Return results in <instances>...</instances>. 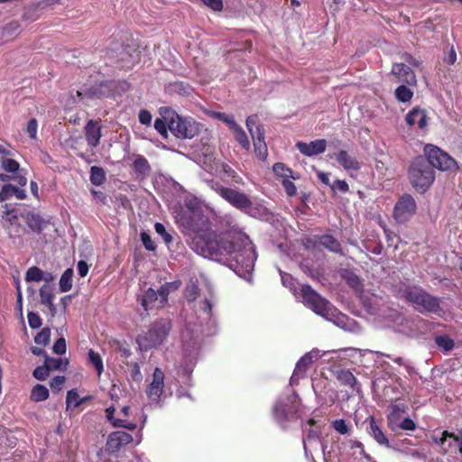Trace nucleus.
Here are the masks:
<instances>
[{"label":"nucleus","instance_id":"obj_1","mask_svg":"<svg viewBox=\"0 0 462 462\" xmlns=\"http://www.w3.org/2000/svg\"><path fill=\"white\" fill-rule=\"evenodd\" d=\"M176 220L188 232L193 233L190 247L196 254L227 265L238 276L250 280L256 253L245 233L233 226L217 235L210 229L208 218L193 197L185 199Z\"/></svg>","mask_w":462,"mask_h":462},{"label":"nucleus","instance_id":"obj_2","mask_svg":"<svg viewBox=\"0 0 462 462\" xmlns=\"http://www.w3.org/2000/svg\"><path fill=\"white\" fill-rule=\"evenodd\" d=\"M282 283L290 289L296 298L300 299L302 303L312 310L316 314L325 319L333 322L337 327L348 329V317L338 311L329 301L317 293L310 285L302 284L297 290L296 282L293 277L279 269Z\"/></svg>","mask_w":462,"mask_h":462},{"label":"nucleus","instance_id":"obj_3","mask_svg":"<svg viewBox=\"0 0 462 462\" xmlns=\"http://www.w3.org/2000/svg\"><path fill=\"white\" fill-rule=\"evenodd\" d=\"M402 295L420 313H437L440 310L439 299L419 286L405 288Z\"/></svg>","mask_w":462,"mask_h":462},{"label":"nucleus","instance_id":"obj_4","mask_svg":"<svg viewBox=\"0 0 462 462\" xmlns=\"http://www.w3.org/2000/svg\"><path fill=\"white\" fill-rule=\"evenodd\" d=\"M412 187L420 192L426 191L435 180L434 170L423 157H417L409 168Z\"/></svg>","mask_w":462,"mask_h":462},{"label":"nucleus","instance_id":"obj_5","mask_svg":"<svg viewBox=\"0 0 462 462\" xmlns=\"http://www.w3.org/2000/svg\"><path fill=\"white\" fill-rule=\"evenodd\" d=\"M171 324L167 319L155 321L149 330L137 337V343L141 349L148 350L160 346L167 337Z\"/></svg>","mask_w":462,"mask_h":462},{"label":"nucleus","instance_id":"obj_6","mask_svg":"<svg viewBox=\"0 0 462 462\" xmlns=\"http://www.w3.org/2000/svg\"><path fill=\"white\" fill-rule=\"evenodd\" d=\"M168 127L172 134L182 139H191L201 130V125L193 118L182 117L175 113L169 116Z\"/></svg>","mask_w":462,"mask_h":462},{"label":"nucleus","instance_id":"obj_7","mask_svg":"<svg viewBox=\"0 0 462 462\" xmlns=\"http://www.w3.org/2000/svg\"><path fill=\"white\" fill-rule=\"evenodd\" d=\"M208 185L212 190H214L233 207L245 212H248L251 209L252 202L245 193L236 189L224 187L214 180L208 181Z\"/></svg>","mask_w":462,"mask_h":462},{"label":"nucleus","instance_id":"obj_8","mask_svg":"<svg viewBox=\"0 0 462 462\" xmlns=\"http://www.w3.org/2000/svg\"><path fill=\"white\" fill-rule=\"evenodd\" d=\"M424 153L426 160L433 168L440 171H452L457 168V162L446 152L433 144H426L424 146Z\"/></svg>","mask_w":462,"mask_h":462},{"label":"nucleus","instance_id":"obj_9","mask_svg":"<svg viewBox=\"0 0 462 462\" xmlns=\"http://www.w3.org/2000/svg\"><path fill=\"white\" fill-rule=\"evenodd\" d=\"M297 400L298 395L295 393L288 395L286 398H280L276 401L273 408V415L274 420L281 426H284L292 414L297 412Z\"/></svg>","mask_w":462,"mask_h":462},{"label":"nucleus","instance_id":"obj_10","mask_svg":"<svg viewBox=\"0 0 462 462\" xmlns=\"http://www.w3.org/2000/svg\"><path fill=\"white\" fill-rule=\"evenodd\" d=\"M416 210L415 199L410 194H404L395 204L393 217L398 223H405L414 216Z\"/></svg>","mask_w":462,"mask_h":462},{"label":"nucleus","instance_id":"obj_11","mask_svg":"<svg viewBox=\"0 0 462 462\" xmlns=\"http://www.w3.org/2000/svg\"><path fill=\"white\" fill-rule=\"evenodd\" d=\"M211 302L208 300H205L204 301L199 303V317L200 323L199 325V328H197V324H194L192 328L187 327L186 330L182 334V337L184 340H187V338L189 337L190 339L196 334V338L199 337V333L205 335V336H210L213 334L212 331L205 330L202 328V320L203 321H208L214 324V322L211 320Z\"/></svg>","mask_w":462,"mask_h":462},{"label":"nucleus","instance_id":"obj_12","mask_svg":"<svg viewBox=\"0 0 462 462\" xmlns=\"http://www.w3.org/2000/svg\"><path fill=\"white\" fill-rule=\"evenodd\" d=\"M164 373L156 367L153 371L152 381L146 386L145 393L151 404H159L162 402L164 392Z\"/></svg>","mask_w":462,"mask_h":462},{"label":"nucleus","instance_id":"obj_13","mask_svg":"<svg viewBox=\"0 0 462 462\" xmlns=\"http://www.w3.org/2000/svg\"><path fill=\"white\" fill-rule=\"evenodd\" d=\"M1 169L12 176V180L18 183L21 187L27 184L26 170L20 167L18 162L11 158L3 157L0 160Z\"/></svg>","mask_w":462,"mask_h":462},{"label":"nucleus","instance_id":"obj_14","mask_svg":"<svg viewBox=\"0 0 462 462\" xmlns=\"http://www.w3.org/2000/svg\"><path fill=\"white\" fill-rule=\"evenodd\" d=\"M322 356L323 354H321L319 349H312L305 354L296 364V367L291 377V384L296 383L300 378L303 377L308 367Z\"/></svg>","mask_w":462,"mask_h":462},{"label":"nucleus","instance_id":"obj_15","mask_svg":"<svg viewBox=\"0 0 462 462\" xmlns=\"http://www.w3.org/2000/svg\"><path fill=\"white\" fill-rule=\"evenodd\" d=\"M77 95L84 104L89 105V101L101 98L109 95V88L106 84L100 83L92 87H84L77 91Z\"/></svg>","mask_w":462,"mask_h":462},{"label":"nucleus","instance_id":"obj_16","mask_svg":"<svg viewBox=\"0 0 462 462\" xmlns=\"http://www.w3.org/2000/svg\"><path fill=\"white\" fill-rule=\"evenodd\" d=\"M115 411L116 409L114 406H109L106 409V417L114 427L125 428L130 430L136 429V424L134 422H129L125 420V418L129 416L130 412V408L128 406H124L121 409L120 414L122 417L116 418Z\"/></svg>","mask_w":462,"mask_h":462},{"label":"nucleus","instance_id":"obj_17","mask_svg":"<svg viewBox=\"0 0 462 462\" xmlns=\"http://www.w3.org/2000/svg\"><path fill=\"white\" fill-rule=\"evenodd\" d=\"M297 149L305 156H315L323 153L327 147V141L319 139L312 141L309 143L304 142H298L296 143Z\"/></svg>","mask_w":462,"mask_h":462},{"label":"nucleus","instance_id":"obj_18","mask_svg":"<svg viewBox=\"0 0 462 462\" xmlns=\"http://www.w3.org/2000/svg\"><path fill=\"white\" fill-rule=\"evenodd\" d=\"M392 74L396 78L397 81L409 85L416 83V76L411 69L404 63H395L392 68Z\"/></svg>","mask_w":462,"mask_h":462},{"label":"nucleus","instance_id":"obj_19","mask_svg":"<svg viewBox=\"0 0 462 462\" xmlns=\"http://www.w3.org/2000/svg\"><path fill=\"white\" fill-rule=\"evenodd\" d=\"M133 437L125 431H116L109 435L107 439V448L111 452L118 451L122 447L131 443Z\"/></svg>","mask_w":462,"mask_h":462},{"label":"nucleus","instance_id":"obj_20","mask_svg":"<svg viewBox=\"0 0 462 462\" xmlns=\"http://www.w3.org/2000/svg\"><path fill=\"white\" fill-rule=\"evenodd\" d=\"M405 121L410 127H417L421 130L425 129L428 125L426 112L419 107L412 108L406 115Z\"/></svg>","mask_w":462,"mask_h":462},{"label":"nucleus","instance_id":"obj_21","mask_svg":"<svg viewBox=\"0 0 462 462\" xmlns=\"http://www.w3.org/2000/svg\"><path fill=\"white\" fill-rule=\"evenodd\" d=\"M408 407L403 402H394L389 407V412L387 415L388 426L392 430H397L398 422L400 421L402 414L406 413Z\"/></svg>","mask_w":462,"mask_h":462},{"label":"nucleus","instance_id":"obj_22","mask_svg":"<svg viewBox=\"0 0 462 462\" xmlns=\"http://www.w3.org/2000/svg\"><path fill=\"white\" fill-rule=\"evenodd\" d=\"M86 140L92 148L99 144L101 134V126L97 121L89 120L85 126Z\"/></svg>","mask_w":462,"mask_h":462},{"label":"nucleus","instance_id":"obj_23","mask_svg":"<svg viewBox=\"0 0 462 462\" xmlns=\"http://www.w3.org/2000/svg\"><path fill=\"white\" fill-rule=\"evenodd\" d=\"M335 159L343 167V169L348 172L357 171L360 170L361 165L357 159L351 154H349L346 151L341 150L335 154Z\"/></svg>","mask_w":462,"mask_h":462},{"label":"nucleus","instance_id":"obj_24","mask_svg":"<svg viewBox=\"0 0 462 462\" xmlns=\"http://www.w3.org/2000/svg\"><path fill=\"white\" fill-rule=\"evenodd\" d=\"M206 171L213 175H219L222 178L235 179L236 174L235 171L228 165L220 162H214L206 167Z\"/></svg>","mask_w":462,"mask_h":462},{"label":"nucleus","instance_id":"obj_25","mask_svg":"<svg viewBox=\"0 0 462 462\" xmlns=\"http://www.w3.org/2000/svg\"><path fill=\"white\" fill-rule=\"evenodd\" d=\"M141 304L145 310H152V309H160L164 306V304H160L159 295L156 291L152 288H149L142 297Z\"/></svg>","mask_w":462,"mask_h":462},{"label":"nucleus","instance_id":"obj_26","mask_svg":"<svg viewBox=\"0 0 462 462\" xmlns=\"http://www.w3.org/2000/svg\"><path fill=\"white\" fill-rule=\"evenodd\" d=\"M448 439H449L448 446L450 447L452 442H454L457 445L459 453H462V433L459 436H456L453 433L443 431L441 438L438 439L434 437V441L442 448L444 452L448 451L446 448Z\"/></svg>","mask_w":462,"mask_h":462},{"label":"nucleus","instance_id":"obj_27","mask_svg":"<svg viewBox=\"0 0 462 462\" xmlns=\"http://www.w3.org/2000/svg\"><path fill=\"white\" fill-rule=\"evenodd\" d=\"M55 295L53 290L50 285H42L40 289L41 303L49 308L52 315L56 313V307L54 305Z\"/></svg>","mask_w":462,"mask_h":462},{"label":"nucleus","instance_id":"obj_28","mask_svg":"<svg viewBox=\"0 0 462 462\" xmlns=\"http://www.w3.org/2000/svg\"><path fill=\"white\" fill-rule=\"evenodd\" d=\"M318 244L332 253L343 254L341 244L330 235L319 236Z\"/></svg>","mask_w":462,"mask_h":462},{"label":"nucleus","instance_id":"obj_29","mask_svg":"<svg viewBox=\"0 0 462 462\" xmlns=\"http://www.w3.org/2000/svg\"><path fill=\"white\" fill-rule=\"evenodd\" d=\"M369 434L381 446L390 447L389 439L386 438L381 428L377 425L374 417L370 419Z\"/></svg>","mask_w":462,"mask_h":462},{"label":"nucleus","instance_id":"obj_30","mask_svg":"<svg viewBox=\"0 0 462 462\" xmlns=\"http://www.w3.org/2000/svg\"><path fill=\"white\" fill-rule=\"evenodd\" d=\"M254 152L256 156L261 160H265L268 155L267 145L264 141V135L263 131H257V135L252 137Z\"/></svg>","mask_w":462,"mask_h":462},{"label":"nucleus","instance_id":"obj_31","mask_svg":"<svg viewBox=\"0 0 462 462\" xmlns=\"http://www.w3.org/2000/svg\"><path fill=\"white\" fill-rule=\"evenodd\" d=\"M273 171L276 177L281 179L282 181L285 180L286 179H300V175L298 173H294L291 168L287 167L282 162L274 163L273 166Z\"/></svg>","mask_w":462,"mask_h":462},{"label":"nucleus","instance_id":"obj_32","mask_svg":"<svg viewBox=\"0 0 462 462\" xmlns=\"http://www.w3.org/2000/svg\"><path fill=\"white\" fill-rule=\"evenodd\" d=\"M180 286V282L176 281L172 282H165L161 288L157 291L159 295L160 304H166L168 300V295L171 291L177 290Z\"/></svg>","mask_w":462,"mask_h":462},{"label":"nucleus","instance_id":"obj_33","mask_svg":"<svg viewBox=\"0 0 462 462\" xmlns=\"http://www.w3.org/2000/svg\"><path fill=\"white\" fill-rule=\"evenodd\" d=\"M337 379L344 385L354 388L356 383V378L347 369H340L336 372Z\"/></svg>","mask_w":462,"mask_h":462},{"label":"nucleus","instance_id":"obj_34","mask_svg":"<svg viewBox=\"0 0 462 462\" xmlns=\"http://www.w3.org/2000/svg\"><path fill=\"white\" fill-rule=\"evenodd\" d=\"M90 182L95 186H100L106 181V173L103 168L92 166L90 168Z\"/></svg>","mask_w":462,"mask_h":462},{"label":"nucleus","instance_id":"obj_35","mask_svg":"<svg viewBox=\"0 0 462 462\" xmlns=\"http://www.w3.org/2000/svg\"><path fill=\"white\" fill-rule=\"evenodd\" d=\"M344 279L346 283L358 294H361L363 291V286L359 277L351 272H346L344 274Z\"/></svg>","mask_w":462,"mask_h":462},{"label":"nucleus","instance_id":"obj_36","mask_svg":"<svg viewBox=\"0 0 462 462\" xmlns=\"http://www.w3.org/2000/svg\"><path fill=\"white\" fill-rule=\"evenodd\" d=\"M49 397V390L42 384H36L31 393V400L33 402H42Z\"/></svg>","mask_w":462,"mask_h":462},{"label":"nucleus","instance_id":"obj_37","mask_svg":"<svg viewBox=\"0 0 462 462\" xmlns=\"http://www.w3.org/2000/svg\"><path fill=\"white\" fill-rule=\"evenodd\" d=\"M231 131H233L236 141L245 150L250 147V142L247 138L245 132L241 126L236 125Z\"/></svg>","mask_w":462,"mask_h":462},{"label":"nucleus","instance_id":"obj_38","mask_svg":"<svg viewBox=\"0 0 462 462\" xmlns=\"http://www.w3.org/2000/svg\"><path fill=\"white\" fill-rule=\"evenodd\" d=\"M72 278H73V270L69 268L67 269L60 279V290L62 292H67L70 291L72 288Z\"/></svg>","mask_w":462,"mask_h":462},{"label":"nucleus","instance_id":"obj_39","mask_svg":"<svg viewBox=\"0 0 462 462\" xmlns=\"http://www.w3.org/2000/svg\"><path fill=\"white\" fill-rule=\"evenodd\" d=\"M133 167L135 172L142 175L148 174L151 170L148 161L143 156H138L134 161Z\"/></svg>","mask_w":462,"mask_h":462},{"label":"nucleus","instance_id":"obj_40","mask_svg":"<svg viewBox=\"0 0 462 462\" xmlns=\"http://www.w3.org/2000/svg\"><path fill=\"white\" fill-rule=\"evenodd\" d=\"M412 97L413 92L405 85H401L395 89V97L400 102H409Z\"/></svg>","mask_w":462,"mask_h":462},{"label":"nucleus","instance_id":"obj_41","mask_svg":"<svg viewBox=\"0 0 462 462\" xmlns=\"http://www.w3.org/2000/svg\"><path fill=\"white\" fill-rule=\"evenodd\" d=\"M88 355L89 362L94 365L98 376H100L104 370L103 361L100 355L93 349H89Z\"/></svg>","mask_w":462,"mask_h":462},{"label":"nucleus","instance_id":"obj_42","mask_svg":"<svg viewBox=\"0 0 462 462\" xmlns=\"http://www.w3.org/2000/svg\"><path fill=\"white\" fill-rule=\"evenodd\" d=\"M83 401L75 389L69 391L66 399L67 410L79 407Z\"/></svg>","mask_w":462,"mask_h":462},{"label":"nucleus","instance_id":"obj_43","mask_svg":"<svg viewBox=\"0 0 462 462\" xmlns=\"http://www.w3.org/2000/svg\"><path fill=\"white\" fill-rule=\"evenodd\" d=\"M128 375L129 379L133 382L140 383L143 381V374L140 366L137 363H128Z\"/></svg>","mask_w":462,"mask_h":462},{"label":"nucleus","instance_id":"obj_44","mask_svg":"<svg viewBox=\"0 0 462 462\" xmlns=\"http://www.w3.org/2000/svg\"><path fill=\"white\" fill-rule=\"evenodd\" d=\"M211 116L224 122L230 130H232L237 124L232 115H227L220 112H211Z\"/></svg>","mask_w":462,"mask_h":462},{"label":"nucleus","instance_id":"obj_45","mask_svg":"<svg viewBox=\"0 0 462 462\" xmlns=\"http://www.w3.org/2000/svg\"><path fill=\"white\" fill-rule=\"evenodd\" d=\"M435 341H436V344L438 345V346L440 347L441 349H443L444 351H449L455 346L453 339H451L448 336L437 337Z\"/></svg>","mask_w":462,"mask_h":462},{"label":"nucleus","instance_id":"obj_46","mask_svg":"<svg viewBox=\"0 0 462 462\" xmlns=\"http://www.w3.org/2000/svg\"><path fill=\"white\" fill-rule=\"evenodd\" d=\"M168 118H156L154 121V128L164 138L168 136Z\"/></svg>","mask_w":462,"mask_h":462},{"label":"nucleus","instance_id":"obj_47","mask_svg":"<svg viewBox=\"0 0 462 462\" xmlns=\"http://www.w3.org/2000/svg\"><path fill=\"white\" fill-rule=\"evenodd\" d=\"M42 273V271L36 266L30 267L25 274L26 282H41Z\"/></svg>","mask_w":462,"mask_h":462},{"label":"nucleus","instance_id":"obj_48","mask_svg":"<svg viewBox=\"0 0 462 462\" xmlns=\"http://www.w3.org/2000/svg\"><path fill=\"white\" fill-rule=\"evenodd\" d=\"M51 330L47 328L42 329L34 337V342L38 345L46 346L50 342Z\"/></svg>","mask_w":462,"mask_h":462},{"label":"nucleus","instance_id":"obj_49","mask_svg":"<svg viewBox=\"0 0 462 462\" xmlns=\"http://www.w3.org/2000/svg\"><path fill=\"white\" fill-rule=\"evenodd\" d=\"M45 364L50 370H59L61 369L63 365L65 367L68 363H64L63 359L60 357H47L45 359Z\"/></svg>","mask_w":462,"mask_h":462},{"label":"nucleus","instance_id":"obj_50","mask_svg":"<svg viewBox=\"0 0 462 462\" xmlns=\"http://www.w3.org/2000/svg\"><path fill=\"white\" fill-rule=\"evenodd\" d=\"M246 127L252 137L257 135V131H262V129L257 125V117L256 116H248L246 119Z\"/></svg>","mask_w":462,"mask_h":462},{"label":"nucleus","instance_id":"obj_51","mask_svg":"<svg viewBox=\"0 0 462 462\" xmlns=\"http://www.w3.org/2000/svg\"><path fill=\"white\" fill-rule=\"evenodd\" d=\"M14 185L12 184H5L0 189V202L10 199L14 197Z\"/></svg>","mask_w":462,"mask_h":462},{"label":"nucleus","instance_id":"obj_52","mask_svg":"<svg viewBox=\"0 0 462 462\" xmlns=\"http://www.w3.org/2000/svg\"><path fill=\"white\" fill-rule=\"evenodd\" d=\"M154 229L166 244H170L172 241V236L166 231L164 225L162 223H155Z\"/></svg>","mask_w":462,"mask_h":462},{"label":"nucleus","instance_id":"obj_53","mask_svg":"<svg viewBox=\"0 0 462 462\" xmlns=\"http://www.w3.org/2000/svg\"><path fill=\"white\" fill-rule=\"evenodd\" d=\"M37 131H38V122L35 118H32L29 120L26 126V133L29 134L30 138L32 140L37 139Z\"/></svg>","mask_w":462,"mask_h":462},{"label":"nucleus","instance_id":"obj_54","mask_svg":"<svg viewBox=\"0 0 462 462\" xmlns=\"http://www.w3.org/2000/svg\"><path fill=\"white\" fill-rule=\"evenodd\" d=\"M33 376L38 379V380H41V381H43L45 380L49 374H50V369L49 367L46 365V364H44V365L42 366H38L34 369L33 373H32Z\"/></svg>","mask_w":462,"mask_h":462},{"label":"nucleus","instance_id":"obj_55","mask_svg":"<svg viewBox=\"0 0 462 462\" xmlns=\"http://www.w3.org/2000/svg\"><path fill=\"white\" fill-rule=\"evenodd\" d=\"M27 318L31 328L36 329L42 326V319L37 313L29 312Z\"/></svg>","mask_w":462,"mask_h":462},{"label":"nucleus","instance_id":"obj_56","mask_svg":"<svg viewBox=\"0 0 462 462\" xmlns=\"http://www.w3.org/2000/svg\"><path fill=\"white\" fill-rule=\"evenodd\" d=\"M141 240L144 245V247L148 250V251H154L156 249V245L155 243L152 241V237L150 236L149 234H147L146 232H142L141 233Z\"/></svg>","mask_w":462,"mask_h":462},{"label":"nucleus","instance_id":"obj_57","mask_svg":"<svg viewBox=\"0 0 462 462\" xmlns=\"http://www.w3.org/2000/svg\"><path fill=\"white\" fill-rule=\"evenodd\" d=\"M291 180V179H286L285 180L282 181V184L285 189L286 194L290 197H293L297 193V188Z\"/></svg>","mask_w":462,"mask_h":462},{"label":"nucleus","instance_id":"obj_58","mask_svg":"<svg viewBox=\"0 0 462 462\" xmlns=\"http://www.w3.org/2000/svg\"><path fill=\"white\" fill-rule=\"evenodd\" d=\"M333 428L338 433L345 435L348 433V426L343 419L336 420L333 421Z\"/></svg>","mask_w":462,"mask_h":462},{"label":"nucleus","instance_id":"obj_59","mask_svg":"<svg viewBox=\"0 0 462 462\" xmlns=\"http://www.w3.org/2000/svg\"><path fill=\"white\" fill-rule=\"evenodd\" d=\"M415 428V422L409 417L404 418L402 421H399L397 425V430L401 429L403 430H413Z\"/></svg>","mask_w":462,"mask_h":462},{"label":"nucleus","instance_id":"obj_60","mask_svg":"<svg viewBox=\"0 0 462 462\" xmlns=\"http://www.w3.org/2000/svg\"><path fill=\"white\" fill-rule=\"evenodd\" d=\"M53 352L57 355H63L66 353V341L65 338L60 337L59 338L52 346Z\"/></svg>","mask_w":462,"mask_h":462},{"label":"nucleus","instance_id":"obj_61","mask_svg":"<svg viewBox=\"0 0 462 462\" xmlns=\"http://www.w3.org/2000/svg\"><path fill=\"white\" fill-rule=\"evenodd\" d=\"M64 383L65 377L58 375L51 379L50 385L53 391L60 392L62 389Z\"/></svg>","mask_w":462,"mask_h":462},{"label":"nucleus","instance_id":"obj_62","mask_svg":"<svg viewBox=\"0 0 462 462\" xmlns=\"http://www.w3.org/2000/svg\"><path fill=\"white\" fill-rule=\"evenodd\" d=\"M198 292L199 287L196 284L192 283L187 286L185 295L188 300L192 301L196 299Z\"/></svg>","mask_w":462,"mask_h":462},{"label":"nucleus","instance_id":"obj_63","mask_svg":"<svg viewBox=\"0 0 462 462\" xmlns=\"http://www.w3.org/2000/svg\"><path fill=\"white\" fill-rule=\"evenodd\" d=\"M333 190H338L341 192H347L349 189L348 184L345 180H336L331 185Z\"/></svg>","mask_w":462,"mask_h":462},{"label":"nucleus","instance_id":"obj_64","mask_svg":"<svg viewBox=\"0 0 462 462\" xmlns=\"http://www.w3.org/2000/svg\"><path fill=\"white\" fill-rule=\"evenodd\" d=\"M139 121L143 125H150L152 124V114L148 110H141L139 113Z\"/></svg>","mask_w":462,"mask_h":462}]
</instances>
